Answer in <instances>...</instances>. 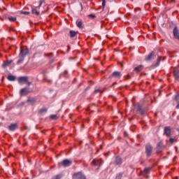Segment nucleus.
<instances>
[{"instance_id":"1","label":"nucleus","mask_w":179,"mask_h":179,"mask_svg":"<svg viewBox=\"0 0 179 179\" xmlns=\"http://www.w3.org/2000/svg\"><path fill=\"white\" fill-rule=\"evenodd\" d=\"M33 83V80L30 79V78L27 76L23 77V95L26 96L27 94H29V93H31L33 92V90L30 88V86Z\"/></svg>"},{"instance_id":"2","label":"nucleus","mask_w":179,"mask_h":179,"mask_svg":"<svg viewBox=\"0 0 179 179\" xmlns=\"http://www.w3.org/2000/svg\"><path fill=\"white\" fill-rule=\"evenodd\" d=\"M153 152V148L150 144H147L145 145V153L147 155V157H150L152 156V152Z\"/></svg>"},{"instance_id":"3","label":"nucleus","mask_w":179,"mask_h":179,"mask_svg":"<svg viewBox=\"0 0 179 179\" xmlns=\"http://www.w3.org/2000/svg\"><path fill=\"white\" fill-rule=\"evenodd\" d=\"M72 164V161L70 159H64L62 162L59 163V167L63 166V167H69Z\"/></svg>"},{"instance_id":"4","label":"nucleus","mask_w":179,"mask_h":179,"mask_svg":"<svg viewBox=\"0 0 179 179\" xmlns=\"http://www.w3.org/2000/svg\"><path fill=\"white\" fill-rule=\"evenodd\" d=\"M121 76H122V74H121L120 71H114L110 76V79H117L120 80L121 78Z\"/></svg>"},{"instance_id":"5","label":"nucleus","mask_w":179,"mask_h":179,"mask_svg":"<svg viewBox=\"0 0 179 179\" xmlns=\"http://www.w3.org/2000/svg\"><path fill=\"white\" fill-rule=\"evenodd\" d=\"M17 65H21L23 63V47L21 46L20 53L18 56Z\"/></svg>"},{"instance_id":"6","label":"nucleus","mask_w":179,"mask_h":179,"mask_svg":"<svg viewBox=\"0 0 179 179\" xmlns=\"http://www.w3.org/2000/svg\"><path fill=\"white\" fill-rule=\"evenodd\" d=\"M164 146L163 145V143H158L157 144V148H156V153L157 155H159V153H162L163 152Z\"/></svg>"},{"instance_id":"7","label":"nucleus","mask_w":179,"mask_h":179,"mask_svg":"<svg viewBox=\"0 0 179 179\" xmlns=\"http://www.w3.org/2000/svg\"><path fill=\"white\" fill-rule=\"evenodd\" d=\"M164 135H166L167 138H170V136H171V128L170 127H164Z\"/></svg>"},{"instance_id":"8","label":"nucleus","mask_w":179,"mask_h":179,"mask_svg":"<svg viewBox=\"0 0 179 179\" xmlns=\"http://www.w3.org/2000/svg\"><path fill=\"white\" fill-rule=\"evenodd\" d=\"M103 159H94L92 162V166H101V164H103Z\"/></svg>"},{"instance_id":"9","label":"nucleus","mask_w":179,"mask_h":179,"mask_svg":"<svg viewBox=\"0 0 179 179\" xmlns=\"http://www.w3.org/2000/svg\"><path fill=\"white\" fill-rule=\"evenodd\" d=\"M73 179H86V176H85L82 172H78L74 174Z\"/></svg>"},{"instance_id":"10","label":"nucleus","mask_w":179,"mask_h":179,"mask_svg":"<svg viewBox=\"0 0 179 179\" xmlns=\"http://www.w3.org/2000/svg\"><path fill=\"white\" fill-rule=\"evenodd\" d=\"M173 36L176 38V40H179V30L177 27H175L173 30Z\"/></svg>"},{"instance_id":"11","label":"nucleus","mask_w":179,"mask_h":179,"mask_svg":"<svg viewBox=\"0 0 179 179\" xmlns=\"http://www.w3.org/2000/svg\"><path fill=\"white\" fill-rule=\"evenodd\" d=\"M19 128V125L16 123H13L8 126L9 131H15V129H17Z\"/></svg>"},{"instance_id":"12","label":"nucleus","mask_w":179,"mask_h":179,"mask_svg":"<svg viewBox=\"0 0 179 179\" xmlns=\"http://www.w3.org/2000/svg\"><path fill=\"white\" fill-rule=\"evenodd\" d=\"M36 98L29 97L27 99V103L31 106H33L34 104H36Z\"/></svg>"},{"instance_id":"13","label":"nucleus","mask_w":179,"mask_h":179,"mask_svg":"<svg viewBox=\"0 0 179 179\" xmlns=\"http://www.w3.org/2000/svg\"><path fill=\"white\" fill-rule=\"evenodd\" d=\"M76 26L78 29H83L85 27V24H83V22L82 20H78L76 21Z\"/></svg>"},{"instance_id":"14","label":"nucleus","mask_w":179,"mask_h":179,"mask_svg":"<svg viewBox=\"0 0 179 179\" xmlns=\"http://www.w3.org/2000/svg\"><path fill=\"white\" fill-rule=\"evenodd\" d=\"M136 111H138L140 114H141V115H143V114H145V110L142 108V106H141V105H138L136 107Z\"/></svg>"},{"instance_id":"15","label":"nucleus","mask_w":179,"mask_h":179,"mask_svg":"<svg viewBox=\"0 0 179 179\" xmlns=\"http://www.w3.org/2000/svg\"><path fill=\"white\" fill-rule=\"evenodd\" d=\"M155 57V52H151L149 55L145 58V61H152Z\"/></svg>"},{"instance_id":"16","label":"nucleus","mask_w":179,"mask_h":179,"mask_svg":"<svg viewBox=\"0 0 179 179\" xmlns=\"http://www.w3.org/2000/svg\"><path fill=\"white\" fill-rule=\"evenodd\" d=\"M12 62H13V61H12V60H7V61L4 62L2 64L3 68H7V66H9V65H10V64H12Z\"/></svg>"},{"instance_id":"17","label":"nucleus","mask_w":179,"mask_h":179,"mask_svg":"<svg viewBox=\"0 0 179 179\" xmlns=\"http://www.w3.org/2000/svg\"><path fill=\"white\" fill-rule=\"evenodd\" d=\"M115 163L117 166H120V164H122V159H121V157H117L115 158Z\"/></svg>"},{"instance_id":"18","label":"nucleus","mask_w":179,"mask_h":179,"mask_svg":"<svg viewBox=\"0 0 179 179\" xmlns=\"http://www.w3.org/2000/svg\"><path fill=\"white\" fill-rule=\"evenodd\" d=\"M175 101L177 103L176 108L179 109V93L175 96Z\"/></svg>"},{"instance_id":"19","label":"nucleus","mask_w":179,"mask_h":179,"mask_svg":"<svg viewBox=\"0 0 179 179\" xmlns=\"http://www.w3.org/2000/svg\"><path fill=\"white\" fill-rule=\"evenodd\" d=\"M173 76L175 79H179V70L176 69L173 71Z\"/></svg>"},{"instance_id":"20","label":"nucleus","mask_w":179,"mask_h":179,"mask_svg":"<svg viewBox=\"0 0 179 179\" xmlns=\"http://www.w3.org/2000/svg\"><path fill=\"white\" fill-rule=\"evenodd\" d=\"M150 171V169L145 168L144 171L142 172V174L143 176H146V174H149Z\"/></svg>"},{"instance_id":"21","label":"nucleus","mask_w":179,"mask_h":179,"mask_svg":"<svg viewBox=\"0 0 179 179\" xmlns=\"http://www.w3.org/2000/svg\"><path fill=\"white\" fill-rule=\"evenodd\" d=\"M142 68H143V65H140V66L136 67V68L134 69V71H135L136 72H141V71H142Z\"/></svg>"},{"instance_id":"22","label":"nucleus","mask_w":179,"mask_h":179,"mask_svg":"<svg viewBox=\"0 0 179 179\" xmlns=\"http://www.w3.org/2000/svg\"><path fill=\"white\" fill-rule=\"evenodd\" d=\"M7 79L11 82H13V80H16V77L12 76V75H10L8 76Z\"/></svg>"},{"instance_id":"23","label":"nucleus","mask_w":179,"mask_h":179,"mask_svg":"<svg viewBox=\"0 0 179 179\" xmlns=\"http://www.w3.org/2000/svg\"><path fill=\"white\" fill-rule=\"evenodd\" d=\"M32 13L36 16H38L40 15V12H38L36 8H32Z\"/></svg>"},{"instance_id":"24","label":"nucleus","mask_w":179,"mask_h":179,"mask_svg":"<svg viewBox=\"0 0 179 179\" xmlns=\"http://www.w3.org/2000/svg\"><path fill=\"white\" fill-rule=\"evenodd\" d=\"M162 61V57H158L157 59V63L155 64V67L159 66V65H160V62Z\"/></svg>"},{"instance_id":"25","label":"nucleus","mask_w":179,"mask_h":179,"mask_svg":"<svg viewBox=\"0 0 179 179\" xmlns=\"http://www.w3.org/2000/svg\"><path fill=\"white\" fill-rule=\"evenodd\" d=\"M8 19L9 22H16V17L10 16Z\"/></svg>"},{"instance_id":"26","label":"nucleus","mask_w":179,"mask_h":179,"mask_svg":"<svg viewBox=\"0 0 179 179\" xmlns=\"http://www.w3.org/2000/svg\"><path fill=\"white\" fill-rule=\"evenodd\" d=\"M77 33L75 31H70V37L73 38L76 36Z\"/></svg>"},{"instance_id":"27","label":"nucleus","mask_w":179,"mask_h":179,"mask_svg":"<svg viewBox=\"0 0 179 179\" xmlns=\"http://www.w3.org/2000/svg\"><path fill=\"white\" fill-rule=\"evenodd\" d=\"M27 54H29V49L24 47L23 55H27Z\"/></svg>"},{"instance_id":"28","label":"nucleus","mask_w":179,"mask_h":179,"mask_svg":"<svg viewBox=\"0 0 179 179\" xmlns=\"http://www.w3.org/2000/svg\"><path fill=\"white\" fill-rule=\"evenodd\" d=\"M44 2H45V0H40L39 1V5L38 6V9H40V8H41V6L43 5V3H44Z\"/></svg>"},{"instance_id":"29","label":"nucleus","mask_w":179,"mask_h":179,"mask_svg":"<svg viewBox=\"0 0 179 179\" xmlns=\"http://www.w3.org/2000/svg\"><path fill=\"white\" fill-rule=\"evenodd\" d=\"M122 176H123V173H118V174L116 176L115 179H122Z\"/></svg>"},{"instance_id":"30","label":"nucleus","mask_w":179,"mask_h":179,"mask_svg":"<svg viewBox=\"0 0 179 179\" xmlns=\"http://www.w3.org/2000/svg\"><path fill=\"white\" fill-rule=\"evenodd\" d=\"M62 177V175H57L52 178V179H61Z\"/></svg>"},{"instance_id":"31","label":"nucleus","mask_w":179,"mask_h":179,"mask_svg":"<svg viewBox=\"0 0 179 179\" xmlns=\"http://www.w3.org/2000/svg\"><path fill=\"white\" fill-rule=\"evenodd\" d=\"M102 6L103 10H104V8H106V0H102Z\"/></svg>"},{"instance_id":"32","label":"nucleus","mask_w":179,"mask_h":179,"mask_svg":"<svg viewBox=\"0 0 179 179\" xmlns=\"http://www.w3.org/2000/svg\"><path fill=\"white\" fill-rule=\"evenodd\" d=\"M50 118L52 120H57V115H50Z\"/></svg>"},{"instance_id":"33","label":"nucleus","mask_w":179,"mask_h":179,"mask_svg":"<svg viewBox=\"0 0 179 179\" xmlns=\"http://www.w3.org/2000/svg\"><path fill=\"white\" fill-rule=\"evenodd\" d=\"M18 82H19V83H23V77H20L18 79Z\"/></svg>"},{"instance_id":"34","label":"nucleus","mask_w":179,"mask_h":179,"mask_svg":"<svg viewBox=\"0 0 179 179\" xmlns=\"http://www.w3.org/2000/svg\"><path fill=\"white\" fill-rule=\"evenodd\" d=\"M94 93H95V94H96V93H101V90L97 89V90H95Z\"/></svg>"},{"instance_id":"35","label":"nucleus","mask_w":179,"mask_h":179,"mask_svg":"<svg viewBox=\"0 0 179 179\" xmlns=\"http://www.w3.org/2000/svg\"><path fill=\"white\" fill-rule=\"evenodd\" d=\"M89 17H92V19H94V17H96V15H93V14H90Z\"/></svg>"},{"instance_id":"36","label":"nucleus","mask_w":179,"mask_h":179,"mask_svg":"<svg viewBox=\"0 0 179 179\" xmlns=\"http://www.w3.org/2000/svg\"><path fill=\"white\" fill-rule=\"evenodd\" d=\"M41 113H47V109H45V108L41 109Z\"/></svg>"},{"instance_id":"37","label":"nucleus","mask_w":179,"mask_h":179,"mask_svg":"<svg viewBox=\"0 0 179 179\" xmlns=\"http://www.w3.org/2000/svg\"><path fill=\"white\" fill-rule=\"evenodd\" d=\"M169 142H170V143H174V139L173 138H170Z\"/></svg>"},{"instance_id":"38","label":"nucleus","mask_w":179,"mask_h":179,"mask_svg":"<svg viewBox=\"0 0 179 179\" xmlns=\"http://www.w3.org/2000/svg\"><path fill=\"white\" fill-rule=\"evenodd\" d=\"M29 13H30V12H29V11H24L23 12V15H29Z\"/></svg>"},{"instance_id":"39","label":"nucleus","mask_w":179,"mask_h":179,"mask_svg":"<svg viewBox=\"0 0 179 179\" xmlns=\"http://www.w3.org/2000/svg\"><path fill=\"white\" fill-rule=\"evenodd\" d=\"M125 79H127V80L131 79V76H130V75H127V76L125 77Z\"/></svg>"},{"instance_id":"40","label":"nucleus","mask_w":179,"mask_h":179,"mask_svg":"<svg viewBox=\"0 0 179 179\" xmlns=\"http://www.w3.org/2000/svg\"><path fill=\"white\" fill-rule=\"evenodd\" d=\"M20 94H21V96H23V89L20 90Z\"/></svg>"},{"instance_id":"41","label":"nucleus","mask_w":179,"mask_h":179,"mask_svg":"<svg viewBox=\"0 0 179 179\" xmlns=\"http://www.w3.org/2000/svg\"><path fill=\"white\" fill-rule=\"evenodd\" d=\"M171 2L173 3H176V0H171Z\"/></svg>"},{"instance_id":"42","label":"nucleus","mask_w":179,"mask_h":179,"mask_svg":"<svg viewBox=\"0 0 179 179\" xmlns=\"http://www.w3.org/2000/svg\"><path fill=\"white\" fill-rule=\"evenodd\" d=\"M48 83H52V81L51 80H48Z\"/></svg>"},{"instance_id":"43","label":"nucleus","mask_w":179,"mask_h":179,"mask_svg":"<svg viewBox=\"0 0 179 179\" xmlns=\"http://www.w3.org/2000/svg\"><path fill=\"white\" fill-rule=\"evenodd\" d=\"M23 129H27V127H25L24 126Z\"/></svg>"},{"instance_id":"44","label":"nucleus","mask_w":179,"mask_h":179,"mask_svg":"<svg viewBox=\"0 0 179 179\" xmlns=\"http://www.w3.org/2000/svg\"><path fill=\"white\" fill-rule=\"evenodd\" d=\"M64 73H68V71H64Z\"/></svg>"},{"instance_id":"45","label":"nucleus","mask_w":179,"mask_h":179,"mask_svg":"<svg viewBox=\"0 0 179 179\" xmlns=\"http://www.w3.org/2000/svg\"><path fill=\"white\" fill-rule=\"evenodd\" d=\"M80 6H81V8H83V6H82V3H80Z\"/></svg>"}]
</instances>
